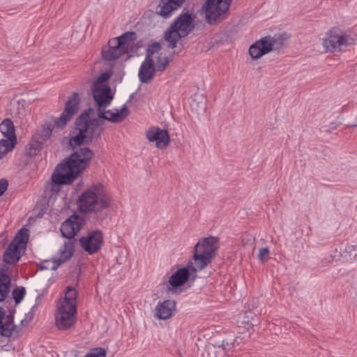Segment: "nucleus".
Wrapping results in <instances>:
<instances>
[{
	"mask_svg": "<svg viewBox=\"0 0 357 357\" xmlns=\"http://www.w3.org/2000/svg\"><path fill=\"white\" fill-rule=\"evenodd\" d=\"M26 291L24 287L15 288L13 291V298L16 304L20 303L25 295Z\"/></svg>",
	"mask_w": 357,
	"mask_h": 357,
	"instance_id": "7c9ffc66",
	"label": "nucleus"
},
{
	"mask_svg": "<svg viewBox=\"0 0 357 357\" xmlns=\"http://www.w3.org/2000/svg\"><path fill=\"white\" fill-rule=\"evenodd\" d=\"M84 357H106V351L101 347L94 348Z\"/></svg>",
	"mask_w": 357,
	"mask_h": 357,
	"instance_id": "2f4dec72",
	"label": "nucleus"
},
{
	"mask_svg": "<svg viewBox=\"0 0 357 357\" xmlns=\"http://www.w3.org/2000/svg\"><path fill=\"white\" fill-rule=\"evenodd\" d=\"M185 0H160V2L155 8V13L164 17L167 18L171 14L181 8Z\"/></svg>",
	"mask_w": 357,
	"mask_h": 357,
	"instance_id": "aec40b11",
	"label": "nucleus"
},
{
	"mask_svg": "<svg viewBox=\"0 0 357 357\" xmlns=\"http://www.w3.org/2000/svg\"><path fill=\"white\" fill-rule=\"evenodd\" d=\"M345 252L350 256H353L354 258L357 257V245H347L345 248Z\"/></svg>",
	"mask_w": 357,
	"mask_h": 357,
	"instance_id": "72a5a7b5",
	"label": "nucleus"
},
{
	"mask_svg": "<svg viewBox=\"0 0 357 357\" xmlns=\"http://www.w3.org/2000/svg\"><path fill=\"white\" fill-rule=\"evenodd\" d=\"M4 316H5V311L2 308H0V324H1V321H2Z\"/></svg>",
	"mask_w": 357,
	"mask_h": 357,
	"instance_id": "4c0bfd02",
	"label": "nucleus"
},
{
	"mask_svg": "<svg viewBox=\"0 0 357 357\" xmlns=\"http://www.w3.org/2000/svg\"><path fill=\"white\" fill-rule=\"evenodd\" d=\"M15 328L10 317L4 316L1 324H0V334L4 337H10Z\"/></svg>",
	"mask_w": 357,
	"mask_h": 357,
	"instance_id": "bb28decb",
	"label": "nucleus"
},
{
	"mask_svg": "<svg viewBox=\"0 0 357 357\" xmlns=\"http://www.w3.org/2000/svg\"><path fill=\"white\" fill-rule=\"evenodd\" d=\"M92 109L81 114L76 119L74 135L70 139V146L75 148L82 144H89L93 139H98L105 130V119L102 118L91 119Z\"/></svg>",
	"mask_w": 357,
	"mask_h": 357,
	"instance_id": "f03ea898",
	"label": "nucleus"
},
{
	"mask_svg": "<svg viewBox=\"0 0 357 357\" xmlns=\"http://www.w3.org/2000/svg\"><path fill=\"white\" fill-rule=\"evenodd\" d=\"M194 28L192 15L188 13H181L165 33L164 38L168 47L175 48L177 42L190 34Z\"/></svg>",
	"mask_w": 357,
	"mask_h": 357,
	"instance_id": "0eeeda50",
	"label": "nucleus"
},
{
	"mask_svg": "<svg viewBox=\"0 0 357 357\" xmlns=\"http://www.w3.org/2000/svg\"><path fill=\"white\" fill-rule=\"evenodd\" d=\"M286 38L280 35L278 38L265 36L250 45L249 54L252 59H258L273 50H280L284 43Z\"/></svg>",
	"mask_w": 357,
	"mask_h": 357,
	"instance_id": "1a4fd4ad",
	"label": "nucleus"
},
{
	"mask_svg": "<svg viewBox=\"0 0 357 357\" xmlns=\"http://www.w3.org/2000/svg\"><path fill=\"white\" fill-rule=\"evenodd\" d=\"M8 267L3 265L0 267V302L6 299L10 288V279L7 274Z\"/></svg>",
	"mask_w": 357,
	"mask_h": 357,
	"instance_id": "b1692460",
	"label": "nucleus"
},
{
	"mask_svg": "<svg viewBox=\"0 0 357 357\" xmlns=\"http://www.w3.org/2000/svg\"><path fill=\"white\" fill-rule=\"evenodd\" d=\"M136 39L137 34L135 32L128 31L119 37L112 38V44L113 45L116 44V45L120 46L126 54L131 47L132 43Z\"/></svg>",
	"mask_w": 357,
	"mask_h": 357,
	"instance_id": "5701e85b",
	"label": "nucleus"
},
{
	"mask_svg": "<svg viewBox=\"0 0 357 357\" xmlns=\"http://www.w3.org/2000/svg\"><path fill=\"white\" fill-rule=\"evenodd\" d=\"M145 135L150 142H155V146L159 149H165L170 143L167 130L161 129L158 126H151L146 130Z\"/></svg>",
	"mask_w": 357,
	"mask_h": 357,
	"instance_id": "2eb2a0df",
	"label": "nucleus"
},
{
	"mask_svg": "<svg viewBox=\"0 0 357 357\" xmlns=\"http://www.w3.org/2000/svg\"><path fill=\"white\" fill-rule=\"evenodd\" d=\"M175 310L176 302L172 300H166L156 305L155 315L160 319H167L172 316Z\"/></svg>",
	"mask_w": 357,
	"mask_h": 357,
	"instance_id": "412c9836",
	"label": "nucleus"
},
{
	"mask_svg": "<svg viewBox=\"0 0 357 357\" xmlns=\"http://www.w3.org/2000/svg\"><path fill=\"white\" fill-rule=\"evenodd\" d=\"M79 96L77 92H74L68 98L65 105V109L59 118L54 121V126L63 128L73 116L78 112Z\"/></svg>",
	"mask_w": 357,
	"mask_h": 357,
	"instance_id": "4468645a",
	"label": "nucleus"
},
{
	"mask_svg": "<svg viewBox=\"0 0 357 357\" xmlns=\"http://www.w3.org/2000/svg\"><path fill=\"white\" fill-rule=\"evenodd\" d=\"M111 197L100 183L92 185L83 191L77 199V206L82 213H98L109 207Z\"/></svg>",
	"mask_w": 357,
	"mask_h": 357,
	"instance_id": "7ed1b4c3",
	"label": "nucleus"
},
{
	"mask_svg": "<svg viewBox=\"0 0 357 357\" xmlns=\"http://www.w3.org/2000/svg\"><path fill=\"white\" fill-rule=\"evenodd\" d=\"M8 188V182L5 179L0 180V197L6 192Z\"/></svg>",
	"mask_w": 357,
	"mask_h": 357,
	"instance_id": "c9c22d12",
	"label": "nucleus"
},
{
	"mask_svg": "<svg viewBox=\"0 0 357 357\" xmlns=\"http://www.w3.org/2000/svg\"><path fill=\"white\" fill-rule=\"evenodd\" d=\"M109 79V75L107 73L100 75L93 84H98V85H107L105 82Z\"/></svg>",
	"mask_w": 357,
	"mask_h": 357,
	"instance_id": "f704fd0d",
	"label": "nucleus"
},
{
	"mask_svg": "<svg viewBox=\"0 0 357 357\" xmlns=\"http://www.w3.org/2000/svg\"><path fill=\"white\" fill-rule=\"evenodd\" d=\"M17 139L6 138L0 140V159L3 158L15 147Z\"/></svg>",
	"mask_w": 357,
	"mask_h": 357,
	"instance_id": "cd10ccee",
	"label": "nucleus"
},
{
	"mask_svg": "<svg viewBox=\"0 0 357 357\" xmlns=\"http://www.w3.org/2000/svg\"><path fill=\"white\" fill-rule=\"evenodd\" d=\"M79 96L77 92H74L68 98L65 105V109L59 118L54 121V126L63 128L73 116L78 112Z\"/></svg>",
	"mask_w": 357,
	"mask_h": 357,
	"instance_id": "ddd939ff",
	"label": "nucleus"
},
{
	"mask_svg": "<svg viewBox=\"0 0 357 357\" xmlns=\"http://www.w3.org/2000/svg\"><path fill=\"white\" fill-rule=\"evenodd\" d=\"M84 224V220L77 215H71L62 223L61 232L63 237L70 239L81 229Z\"/></svg>",
	"mask_w": 357,
	"mask_h": 357,
	"instance_id": "f3484780",
	"label": "nucleus"
},
{
	"mask_svg": "<svg viewBox=\"0 0 357 357\" xmlns=\"http://www.w3.org/2000/svg\"><path fill=\"white\" fill-rule=\"evenodd\" d=\"M93 97L96 104L98 106L97 116L99 118L109 121L112 123H119L123 121L129 115V110L126 105L121 109L115 112L111 110H104L112 102L113 96L111 89L108 85H98L93 84L91 88Z\"/></svg>",
	"mask_w": 357,
	"mask_h": 357,
	"instance_id": "20e7f679",
	"label": "nucleus"
},
{
	"mask_svg": "<svg viewBox=\"0 0 357 357\" xmlns=\"http://www.w3.org/2000/svg\"><path fill=\"white\" fill-rule=\"evenodd\" d=\"M190 272L194 273L190 267V262L186 267L178 269L169 280V284L171 287H168L169 291L176 293L174 289L182 286L189 278Z\"/></svg>",
	"mask_w": 357,
	"mask_h": 357,
	"instance_id": "6ab92c4d",
	"label": "nucleus"
},
{
	"mask_svg": "<svg viewBox=\"0 0 357 357\" xmlns=\"http://www.w3.org/2000/svg\"><path fill=\"white\" fill-rule=\"evenodd\" d=\"M350 36L337 27L332 28L323 40L322 45L326 52L341 51L350 44Z\"/></svg>",
	"mask_w": 357,
	"mask_h": 357,
	"instance_id": "9b49d317",
	"label": "nucleus"
},
{
	"mask_svg": "<svg viewBox=\"0 0 357 357\" xmlns=\"http://www.w3.org/2000/svg\"><path fill=\"white\" fill-rule=\"evenodd\" d=\"M0 132L5 138L17 139L13 123L9 119H5L0 123Z\"/></svg>",
	"mask_w": 357,
	"mask_h": 357,
	"instance_id": "a878e982",
	"label": "nucleus"
},
{
	"mask_svg": "<svg viewBox=\"0 0 357 357\" xmlns=\"http://www.w3.org/2000/svg\"><path fill=\"white\" fill-rule=\"evenodd\" d=\"M43 145L41 142L34 140L33 137L31 138V142L25 148V151L29 156H34L42 149Z\"/></svg>",
	"mask_w": 357,
	"mask_h": 357,
	"instance_id": "c756f323",
	"label": "nucleus"
},
{
	"mask_svg": "<svg viewBox=\"0 0 357 357\" xmlns=\"http://www.w3.org/2000/svg\"><path fill=\"white\" fill-rule=\"evenodd\" d=\"M258 258L261 262H265L269 259V250L268 248H261L259 250Z\"/></svg>",
	"mask_w": 357,
	"mask_h": 357,
	"instance_id": "473e14b6",
	"label": "nucleus"
},
{
	"mask_svg": "<svg viewBox=\"0 0 357 357\" xmlns=\"http://www.w3.org/2000/svg\"><path fill=\"white\" fill-rule=\"evenodd\" d=\"M76 321V308L73 305H59L55 316L56 327L61 331L73 328Z\"/></svg>",
	"mask_w": 357,
	"mask_h": 357,
	"instance_id": "f8f14e48",
	"label": "nucleus"
},
{
	"mask_svg": "<svg viewBox=\"0 0 357 357\" xmlns=\"http://www.w3.org/2000/svg\"><path fill=\"white\" fill-rule=\"evenodd\" d=\"M93 155L89 148H80L59 164L51 177L50 191L57 192L59 185L71 184L89 165Z\"/></svg>",
	"mask_w": 357,
	"mask_h": 357,
	"instance_id": "f257e3e1",
	"label": "nucleus"
},
{
	"mask_svg": "<svg viewBox=\"0 0 357 357\" xmlns=\"http://www.w3.org/2000/svg\"><path fill=\"white\" fill-rule=\"evenodd\" d=\"M213 349L215 351V352L219 353L220 354H225V345H220L218 347H213Z\"/></svg>",
	"mask_w": 357,
	"mask_h": 357,
	"instance_id": "e433bc0d",
	"label": "nucleus"
},
{
	"mask_svg": "<svg viewBox=\"0 0 357 357\" xmlns=\"http://www.w3.org/2000/svg\"><path fill=\"white\" fill-rule=\"evenodd\" d=\"M60 257L57 259L52 261H45L42 265V269H51L56 270L62 263L66 259L70 258L73 254V245L70 241L65 242L61 248Z\"/></svg>",
	"mask_w": 357,
	"mask_h": 357,
	"instance_id": "a211bd4d",
	"label": "nucleus"
},
{
	"mask_svg": "<svg viewBox=\"0 0 357 357\" xmlns=\"http://www.w3.org/2000/svg\"><path fill=\"white\" fill-rule=\"evenodd\" d=\"M231 0H206L202 6L205 20L209 24L223 21L228 15Z\"/></svg>",
	"mask_w": 357,
	"mask_h": 357,
	"instance_id": "6e6552de",
	"label": "nucleus"
},
{
	"mask_svg": "<svg viewBox=\"0 0 357 357\" xmlns=\"http://www.w3.org/2000/svg\"><path fill=\"white\" fill-rule=\"evenodd\" d=\"M218 248V239L214 236L203 238L195 245L190 267L193 272L201 271L211 262Z\"/></svg>",
	"mask_w": 357,
	"mask_h": 357,
	"instance_id": "423d86ee",
	"label": "nucleus"
},
{
	"mask_svg": "<svg viewBox=\"0 0 357 357\" xmlns=\"http://www.w3.org/2000/svg\"><path fill=\"white\" fill-rule=\"evenodd\" d=\"M77 291L76 290L71 287H67L66 290L65 291V296L63 301H61L59 303V305H65V304H69V305H73L75 306V308H76V299H77Z\"/></svg>",
	"mask_w": 357,
	"mask_h": 357,
	"instance_id": "c85d7f7f",
	"label": "nucleus"
},
{
	"mask_svg": "<svg viewBox=\"0 0 357 357\" xmlns=\"http://www.w3.org/2000/svg\"><path fill=\"white\" fill-rule=\"evenodd\" d=\"M102 242V233L100 230L93 231L87 236L82 237L79 239L82 248L91 255L97 252L101 248Z\"/></svg>",
	"mask_w": 357,
	"mask_h": 357,
	"instance_id": "dca6fc26",
	"label": "nucleus"
},
{
	"mask_svg": "<svg viewBox=\"0 0 357 357\" xmlns=\"http://www.w3.org/2000/svg\"><path fill=\"white\" fill-rule=\"evenodd\" d=\"M53 128L54 126L52 124H44L36 130L32 137L44 145L52 136Z\"/></svg>",
	"mask_w": 357,
	"mask_h": 357,
	"instance_id": "393cba45",
	"label": "nucleus"
},
{
	"mask_svg": "<svg viewBox=\"0 0 357 357\" xmlns=\"http://www.w3.org/2000/svg\"><path fill=\"white\" fill-rule=\"evenodd\" d=\"M29 237V230L22 228L19 230L14 239L4 251L3 259L7 264L17 263L21 257V251L25 250Z\"/></svg>",
	"mask_w": 357,
	"mask_h": 357,
	"instance_id": "9d476101",
	"label": "nucleus"
},
{
	"mask_svg": "<svg viewBox=\"0 0 357 357\" xmlns=\"http://www.w3.org/2000/svg\"><path fill=\"white\" fill-rule=\"evenodd\" d=\"M169 63L167 56L163 54L161 46L158 43L150 45L146 53L144 61L139 70V79L142 83H149L156 71H164Z\"/></svg>",
	"mask_w": 357,
	"mask_h": 357,
	"instance_id": "39448f33",
	"label": "nucleus"
},
{
	"mask_svg": "<svg viewBox=\"0 0 357 357\" xmlns=\"http://www.w3.org/2000/svg\"><path fill=\"white\" fill-rule=\"evenodd\" d=\"M125 51L120 46L112 44V39L108 41L107 45L102 47V56L107 61H113L125 54Z\"/></svg>",
	"mask_w": 357,
	"mask_h": 357,
	"instance_id": "4be33fe9",
	"label": "nucleus"
}]
</instances>
